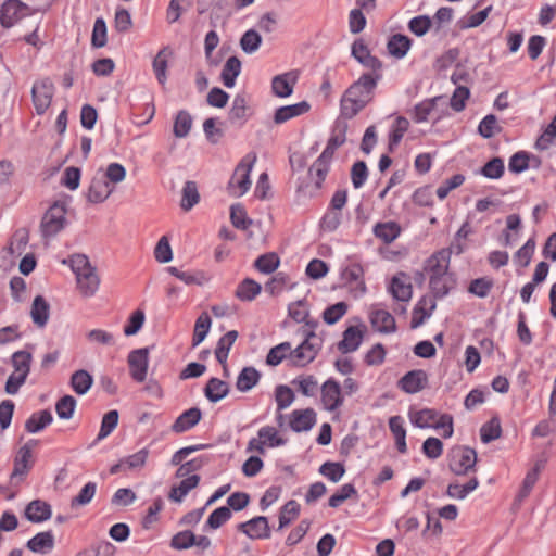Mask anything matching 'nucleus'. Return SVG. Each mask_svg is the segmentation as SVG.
<instances>
[{
	"instance_id": "5",
	"label": "nucleus",
	"mask_w": 556,
	"mask_h": 556,
	"mask_svg": "<svg viewBox=\"0 0 556 556\" xmlns=\"http://www.w3.org/2000/svg\"><path fill=\"white\" fill-rule=\"evenodd\" d=\"M477 464V452L465 445L455 446L448 454V468L456 476H465L473 470Z\"/></svg>"
},
{
	"instance_id": "37",
	"label": "nucleus",
	"mask_w": 556,
	"mask_h": 556,
	"mask_svg": "<svg viewBox=\"0 0 556 556\" xmlns=\"http://www.w3.org/2000/svg\"><path fill=\"white\" fill-rule=\"evenodd\" d=\"M167 271L187 286H203L208 281L207 276L202 270L184 271L177 267L169 266L167 267Z\"/></svg>"
},
{
	"instance_id": "62",
	"label": "nucleus",
	"mask_w": 556,
	"mask_h": 556,
	"mask_svg": "<svg viewBox=\"0 0 556 556\" xmlns=\"http://www.w3.org/2000/svg\"><path fill=\"white\" fill-rule=\"evenodd\" d=\"M97 492V483L93 481L87 482L79 493L71 500V507L85 506L89 504L94 497Z\"/></svg>"
},
{
	"instance_id": "41",
	"label": "nucleus",
	"mask_w": 556,
	"mask_h": 556,
	"mask_svg": "<svg viewBox=\"0 0 556 556\" xmlns=\"http://www.w3.org/2000/svg\"><path fill=\"white\" fill-rule=\"evenodd\" d=\"M262 291V286L252 278L243 279L236 289V298L243 302L253 301Z\"/></svg>"
},
{
	"instance_id": "21",
	"label": "nucleus",
	"mask_w": 556,
	"mask_h": 556,
	"mask_svg": "<svg viewBox=\"0 0 556 556\" xmlns=\"http://www.w3.org/2000/svg\"><path fill=\"white\" fill-rule=\"evenodd\" d=\"M36 443V440H29L27 443L20 447L14 459L12 476H25L28 473L33 466V447Z\"/></svg>"
},
{
	"instance_id": "56",
	"label": "nucleus",
	"mask_w": 556,
	"mask_h": 556,
	"mask_svg": "<svg viewBox=\"0 0 556 556\" xmlns=\"http://www.w3.org/2000/svg\"><path fill=\"white\" fill-rule=\"evenodd\" d=\"M505 172L503 159L495 156L488 161L479 170V174L488 179H500Z\"/></svg>"
},
{
	"instance_id": "47",
	"label": "nucleus",
	"mask_w": 556,
	"mask_h": 556,
	"mask_svg": "<svg viewBox=\"0 0 556 556\" xmlns=\"http://www.w3.org/2000/svg\"><path fill=\"white\" fill-rule=\"evenodd\" d=\"M374 233L384 243H391L400 236L401 228L395 222L378 223L374 227Z\"/></svg>"
},
{
	"instance_id": "36",
	"label": "nucleus",
	"mask_w": 556,
	"mask_h": 556,
	"mask_svg": "<svg viewBox=\"0 0 556 556\" xmlns=\"http://www.w3.org/2000/svg\"><path fill=\"white\" fill-rule=\"evenodd\" d=\"M241 73V61L237 56H230L227 59L220 73V79L225 87L232 88L236 85V80Z\"/></svg>"
},
{
	"instance_id": "23",
	"label": "nucleus",
	"mask_w": 556,
	"mask_h": 556,
	"mask_svg": "<svg viewBox=\"0 0 556 556\" xmlns=\"http://www.w3.org/2000/svg\"><path fill=\"white\" fill-rule=\"evenodd\" d=\"M369 320L372 328L384 334L396 331L394 317L386 309H372L369 314Z\"/></svg>"
},
{
	"instance_id": "18",
	"label": "nucleus",
	"mask_w": 556,
	"mask_h": 556,
	"mask_svg": "<svg viewBox=\"0 0 556 556\" xmlns=\"http://www.w3.org/2000/svg\"><path fill=\"white\" fill-rule=\"evenodd\" d=\"M288 418L289 427L294 432L309 431L316 424V413L313 408L294 409Z\"/></svg>"
},
{
	"instance_id": "39",
	"label": "nucleus",
	"mask_w": 556,
	"mask_h": 556,
	"mask_svg": "<svg viewBox=\"0 0 556 556\" xmlns=\"http://www.w3.org/2000/svg\"><path fill=\"white\" fill-rule=\"evenodd\" d=\"M237 330H230L219 338L215 349V357L222 365H226L231 346L238 338Z\"/></svg>"
},
{
	"instance_id": "46",
	"label": "nucleus",
	"mask_w": 556,
	"mask_h": 556,
	"mask_svg": "<svg viewBox=\"0 0 556 556\" xmlns=\"http://www.w3.org/2000/svg\"><path fill=\"white\" fill-rule=\"evenodd\" d=\"M301 506L294 501L290 500L287 502L279 510V526L277 528L278 531L288 527L294 519H296L300 515Z\"/></svg>"
},
{
	"instance_id": "16",
	"label": "nucleus",
	"mask_w": 556,
	"mask_h": 556,
	"mask_svg": "<svg viewBox=\"0 0 556 556\" xmlns=\"http://www.w3.org/2000/svg\"><path fill=\"white\" fill-rule=\"evenodd\" d=\"M428 376L422 369L406 372L397 382V387L407 394H415L426 388Z\"/></svg>"
},
{
	"instance_id": "55",
	"label": "nucleus",
	"mask_w": 556,
	"mask_h": 556,
	"mask_svg": "<svg viewBox=\"0 0 556 556\" xmlns=\"http://www.w3.org/2000/svg\"><path fill=\"white\" fill-rule=\"evenodd\" d=\"M232 516V513L229 507L227 506H220L216 509H214L204 526L205 529H213L216 530L220 528L224 523H226Z\"/></svg>"
},
{
	"instance_id": "33",
	"label": "nucleus",
	"mask_w": 556,
	"mask_h": 556,
	"mask_svg": "<svg viewBox=\"0 0 556 556\" xmlns=\"http://www.w3.org/2000/svg\"><path fill=\"white\" fill-rule=\"evenodd\" d=\"M49 315H50L49 303L42 295H37L33 301L31 309H30V317L33 319V323L37 327L43 328L49 320Z\"/></svg>"
},
{
	"instance_id": "7",
	"label": "nucleus",
	"mask_w": 556,
	"mask_h": 556,
	"mask_svg": "<svg viewBox=\"0 0 556 556\" xmlns=\"http://www.w3.org/2000/svg\"><path fill=\"white\" fill-rule=\"evenodd\" d=\"M316 339V334L309 331L305 340L298 345L294 350H290L289 359L295 367H305L312 363L318 355L320 345L314 343L312 340Z\"/></svg>"
},
{
	"instance_id": "40",
	"label": "nucleus",
	"mask_w": 556,
	"mask_h": 556,
	"mask_svg": "<svg viewBox=\"0 0 556 556\" xmlns=\"http://www.w3.org/2000/svg\"><path fill=\"white\" fill-rule=\"evenodd\" d=\"M409 122L406 117L399 116L391 126L388 136V148L392 152L397 148L405 132L407 131Z\"/></svg>"
},
{
	"instance_id": "31",
	"label": "nucleus",
	"mask_w": 556,
	"mask_h": 556,
	"mask_svg": "<svg viewBox=\"0 0 556 556\" xmlns=\"http://www.w3.org/2000/svg\"><path fill=\"white\" fill-rule=\"evenodd\" d=\"M172 50L168 46L162 48L154 56L152 62L153 72L160 85L164 86L167 81V67L168 58L172 55Z\"/></svg>"
},
{
	"instance_id": "57",
	"label": "nucleus",
	"mask_w": 556,
	"mask_h": 556,
	"mask_svg": "<svg viewBox=\"0 0 556 556\" xmlns=\"http://www.w3.org/2000/svg\"><path fill=\"white\" fill-rule=\"evenodd\" d=\"M502 434L501 421L497 417L491 418L488 422L483 424L480 428L481 441L486 444L496 439Z\"/></svg>"
},
{
	"instance_id": "34",
	"label": "nucleus",
	"mask_w": 556,
	"mask_h": 556,
	"mask_svg": "<svg viewBox=\"0 0 556 556\" xmlns=\"http://www.w3.org/2000/svg\"><path fill=\"white\" fill-rule=\"evenodd\" d=\"M260 379L261 372L255 367H243L237 377L236 388L240 392H249L258 383Z\"/></svg>"
},
{
	"instance_id": "35",
	"label": "nucleus",
	"mask_w": 556,
	"mask_h": 556,
	"mask_svg": "<svg viewBox=\"0 0 556 556\" xmlns=\"http://www.w3.org/2000/svg\"><path fill=\"white\" fill-rule=\"evenodd\" d=\"M229 390V384L226 381L213 377L208 379L204 388V395L210 402L217 403L228 395Z\"/></svg>"
},
{
	"instance_id": "20",
	"label": "nucleus",
	"mask_w": 556,
	"mask_h": 556,
	"mask_svg": "<svg viewBox=\"0 0 556 556\" xmlns=\"http://www.w3.org/2000/svg\"><path fill=\"white\" fill-rule=\"evenodd\" d=\"M113 192V187L101 175H96L89 185L87 200L92 204L104 202Z\"/></svg>"
},
{
	"instance_id": "51",
	"label": "nucleus",
	"mask_w": 556,
	"mask_h": 556,
	"mask_svg": "<svg viewBox=\"0 0 556 556\" xmlns=\"http://www.w3.org/2000/svg\"><path fill=\"white\" fill-rule=\"evenodd\" d=\"M31 362V352L26 350H18L14 352L11 356V363L14 368L13 372H18L28 376L30 372Z\"/></svg>"
},
{
	"instance_id": "4",
	"label": "nucleus",
	"mask_w": 556,
	"mask_h": 556,
	"mask_svg": "<svg viewBox=\"0 0 556 556\" xmlns=\"http://www.w3.org/2000/svg\"><path fill=\"white\" fill-rule=\"evenodd\" d=\"M255 161L256 155L254 153H249L237 165L227 186L228 192L232 197L240 198L250 189V174Z\"/></svg>"
},
{
	"instance_id": "61",
	"label": "nucleus",
	"mask_w": 556,
	"mask_h": 556,
	"mask_svg": "<svg viewBox=\"0 0 556 556\" xmlns=\"http://www.w3.org/2000/svg\"><path fill=\"white\" fill-rule=\"evenodd\" d=\"M77 401L73 395H64L55 403V412L60 419L68 420L73 417Z\"/></svg>"
},
{
	"instance_id": "64",
	"label": "nucleus",
	"mask_w": 556,
	"mask_h": 556,
	"mask_svg": "<svg viewBox=\"0 0 556 556\" xmlns=\"http://www.w3.org/2000/svg\"><path fill=\"white\" fill-rule=\"evenodd\" d=\"M493 286L494 281L492 278L480 277L470 281L468 291L478 298L484 299L489 295Z\"/></svg>"
},
{
	"instance_id": "43",
	"label": "nucleus",
	"mask_w": 556,
	"mask_h": 556,
	"mask_svg": "<svg viewBox=\"0 0 556 556\" xmlns=\"http://www.w3.org/2000/svg\"><path fill=\"white\" fill-rule=\"evenodd\" d=\"M442 96L428 98L417 103L412 112V118L415 123H425L428 121L430 113L434 110L437 102L442 100Z\"/></svg>"
},
{
	"instance_id": "63",
	"label": "nucleus",
	"mask_w": 556,
	"mask_h": 556,
	"mask_svg": "<svg viewBox=\"0 0 556 556\" xmlns=\"http://www.w3.org/2000/svg\"><path fill=\"white\" fill-rule=\"evenodd\" d=\"M502 128L497 125V118L494 114L484 116L478 125V134L484 138L490 139L495 134L501 132Z\"/></svg>"
},
{
	"instance_id": "2",
	"label": "nucleus",
	"mask_w": 556,
	"mask_h": 556,
	"mask_svg": "<svg viewBox=\"0 0 556 556\" xmlns=\"http://www.w3.org/2000/svg\"><path fill=\"white\" fill-rule=\"evenodd\" d=\"M382 75L362 74L343 93L340 100V115L345 119L356 116L371 100Z\"/></svg>"
},
{
	"instance_id": "29",
	"label": "nucleus",
	"mask_w": 556,
	"mask_h": 556,
	"mask_svg": "<svg viewBox=\"0 0 556 556\" xmlns=\"http://www.w3.org/2000/svg\"><path fill=\"white\" fill-rule=\"evenodd\" d=\"M51 506L43 501H31L25 509L26 518L34 523H40L51 518Z\"/></svg>"
},
{
	"instance_id": "32",
	"label": "nucleus",
	"mask_w": 556,
	"mask_h": 556,
	"mask_svg": "<svg viewBox=\"0 0 556 556\" xmlns=\"http://www.w3.org/2000/svg\"><path fill=\"white\" fill-rule=\"evenodd\" d=\"M53 421L52 413L49 409H42L33 413L25 421V430L28 433H38Z\"/></svg>"
},
{
	"instance_id": "17",
	"label": "nucleus",
	"mask_w": 556,
	"mask_h": 556,
	"mask_svg": "<svg viewBox=\"0 0 556 556\" xmlns=\"http://www.w3.org/2000/svg\"><path fill=\"white\" fill-rule=\"evenodd\" d=\"M298 79L299 74L296 71H289L276 75L271 79V92L278 98H288L293 93Z\"/></svg>"
},
{
	"instance_id": "30",
	"label": "nucleus",
	"mask_w": 556,
	"mask_h": 556,
	"mask_svg": "<svg viewBox=\"0 0 556 556\" xmlns=\"http://www.w3.org/2000/svg\"><path fill=\"white\" fill-rule=\"evenodd\" d=\"M544 467H545V460L544 459L538 460L534 464V466L532 467V469H530L526 473L523 481H522V485L517 494V501L522 502L526 497L529 496V494L531 493L533 486L535 485V483L539 479L540 472L543 470Z\"/></svg>"
},
{
	"instance_id": "9",
	"label": "nucleus",
	"mask_w": 556,
	"mask_h": 556,
	"mask_svg": "<svg viewBox=\"0 0 556 556\" xmlns=\"http://www.w3.org/2000/svg\"><path fill=\"white\" fill-rule=\"evenodd\" d=\"M363 276V267L357 263H351L341 270L340 279L343 286L350 289L354 298L363 296L366 293Z\"/></svg>"
},
{
	"instance_id": "10",
	"label": "nucleus",
	"mask_w": 556,
	"mask_h": 556,
	"mask_svg": "<svg viewBox=\"0 0 556 556\" xmlns=\"http://www.w3.org/2000/svg\"><path fill=\"white\" fill-rule=\"evenodd\" d=\"M321 404L328 412H334L343 405L342 388L334 378H328L320 387Z\"/></svg>"
},
{
	"instance_id": "19",
	"label": "nucleus",
	"mask_w": 556,
	"mask_h": 556,
	"mask_svg": "<svg viewBox=\"0 0 556 556\" xmlns=\"http://www.w3.org/2000/svg\"><path fill=\"white\" fill-rule=\"evenodd\" d=\"M388 291L392 295V298L400 302H408L413 296V286L409 281V277L401 271L397 275L393 276Z\"/></svg>"
},
{
	"instance_id": "42",
	"label": "nucleus",
	"mask_w": 556,
	"mask_h": 556,
	"mask_svg": "<svg viewBox=\"0 0 556 556\" xmlns=\"http://www.w3.org/2000/svg\"><path fill=\"white\" fill-rule=\"evenodd\" d=\"M249 118V106L244 96L237 94L232 101L229 119L232 124L243 125Z\"/></svg>"
},
{
	"instance_id": "54",
	"label": "nucleus",
	"mask_w": 556,
	"mask_h": 556,
	"mask_svg": "<svg viewBox=\"0 0 556 556\" xmlns=\"http://www.w3.org/2000/svg\"><path fill=\"white\" fill-rule=\"evenodd\" d=\"M230 220L233 227L241 230H247L253 223L248 216L244 206L240 203L230 206Z\"/></svg>"
},
{
	"instance_id": "60",
	"label": "nucleus",
	"mask_w": 556,
	"mask_h": 556,
	"mask_svg": "<svg viewBox=\"0 0 556 556\" xmlns=\"http://www.w3.org/2000/svg\"><path fill=\"white\" fill-rule=\"evenodd\" d=\"M118 412L116 409L110 410L102 417L101 427L97 435L96 442H99L109 437L118 424Z\"/></svg>"
},
{
	"instance_id": "22",
	"label": "nucleus",
	"mask_w": 556,
	"mask_h": 556,
	"mask_svg": "<svg viewBox=\"0 0 556 556\" xmlns=\"http://www.w3.org/2000/svg\"><path fill=\"white\" fill-rule=\"evenodd\" d=\"M435 302L429 299L427 295H422L415 304L412 313L410 327L416 329L424 325L433 311L435 309Z\"/></svg>"
},
{
	"instance_id": "49",
	"label": "nucleus",
	"mask_w": 556,
	"mask_h": 556,
	"mask_svg": "<svg viewBox=\"0 0 556 556\" xmlns=\"http://www.w3.org/2000/svg\"><path fill=\"white\" fill-rule=\"evenodd\" d=\"M212 319L206 312L200 314L195 320L194 331L192 337V346L195 348L201 344L210 332Z\"/></svg>"
},
{
	"instance_id": "14",
	"label": "nucleus",
	"mask_w": 556,
	"mask_h": 556,
	"mask_svg": "<svg viewBox=\"0 0 556 556\" xmlns=\"http://www.w3.org/2000/svg\"><path fill=\"white\" fill-rule=\"evenodd\" d=\"M238 530L243 532L251 540L269 539L271 535L268 518L265 516H257L239 523Z\"/></svg>"
},
{
	"instance_id": "26",
	"label": "nucleus",
	"mask_w": 556,
	"mask_h": 556,
	"mask_svg": "<svg viewBox=\"0 0 556 556\" xmlns=\"http://www.w3.org/2000/svg\"><path fill=\"white\" fill-rule=\"evenodd\" d=\"M76 281L78 290L86 298L94 295L100 286V278L97 275L94 267H91L87 271L78 275L76 277Z\"/></svg>"
},
{
	"instance_id": "58",
	"label": "nucleus",
	"mask_w": 556,
	"mask_h": 556,
	"mask_svg": "<svg viewBox=\"0 0 556 556\" xmlns=\"http://www.w3.org/2000/svg\"><path fill=\"white\" fill-rule=\"evenodd\" d=\"M200 200L197 184L194 181H187L182 188V198L180 206L184 211H190Z\"/></svg>"
},
{
	"instance_id": "59",
	"label": "nucleus",
	"mask_w": 556,
	"mask_h": 556,
	"mask_svg": "<svg viewBox=\"0 0 556 556\" xmlns=\"http://www.w3.org/2000/svg\"><path fill=\"white\" fill-rule=\"evenodd\" d=\"M439 414L440 413L433 408H424L415 414L412 418V424L420 429L433 428Z\"/></svg>"
},
{
	"instance_id": "38",
	"label": "nucleus",
	"mask_w": 556,
	"mask_h": 556,
	"mask_svg": "<svg viewBox=\"0 0 556 556\" xmlns=\"http://www.w3.org/2000/svg\"><path fill=\"white\" fill-rule=\"evenodd\" d=\"M93 384V377L85 369H78L71 376L70 386L78 395H85Z\"/></svg>"
},
{
	"instance_id": "6",
	"label": "nucleus",
	"mask_w": 556,
	"mask_h": 556,
	"mask_svg": "<svg viewBox=\"0 0 556 556\" xmlns=\"http://www.w3.org/2000/svg\"><path fill=\"white\" fill-rule=\"evenodd\" d=\"M287 439L279 434V431L273 426H264L258 429L257 438H252L248 442V451H255L260 454L265 453V448H275L286 445Z\"/></svg>"
},
{
	"instance_id": "25",
	"label": "nucleus",
	"mask_w": 556,
	"mask_h": 556,
	"mask_svg": "<svg viewBox=\"0 0 556 556\" xmlns=\"http://www.w3.org/2000/svg\"><path fill=\"white\" fill-rule=\"evenodd\" d=\"M311 110L307 101H301L294 104L279 106L274 114V122L277 125L283 124L291 118L301 116Z\"/></svg>"
},
{
	"instance_id": "45",
	"label": "nucleus",
	"mask_w": 556,
	"mask_h": 556,
	"mask_svg": "<svg viewBox=\"0 0 556 556\" xmlns=\"http://www.w3.org/2000/svg\"><path fill=\"white\" fill-rule=\"evenodd\" d=\"M192 122V116L187 110H179L174 118V136L176 138H186L191 130Z\"/></svg>"
},
{
	"instance_id": "8",
	"label": "nucleus",
	"mask_w": 556,
	"mask_h": 556,
	"mask_svg": "<svg viewBox=\"0 0 556 556\" xmlns=\"http://www.w3.org/2000/svg\"><path fill=\"white\" fill-rule=\"evenodd\" d=\"M54 96V85L50 78L36 80L31 88V100L36 114L43 115L51 105Z\"/></svg>"
},
{
	"instance_id": "50",
	"label": "nucleus",
	"mask_w": 556,
	"mask_h": 556,
	"mask_svg": "<svg viewBox=\"0 0 556 556\" xmlns=\"http://www.w3.org/2000/svg\"><path fill=\"white\" fill-rule=\"evenodd\" d=\"M408 30L416 37H422L433 28L432 18L427 14L412 17L407 23Z\"/></svg>"
},
{
	"instance_id": "11",
	"label": "nucleus",
	"mask_w": 556,
	"mask_h": 556,
	"mask_svg": "<svg viewBox=\"0 0 556 556\" xmlns=\"http://www.w3.org/2000/svg\"><path fill=\"white\" fill-rule=\"evenodd\" d=\"M351 55L364 67L369 68V74L382 75V62L372 55L363 39H356L351 47Z\"/></svg>"
},
{
	"instance_id": "52",
	"label": "nucleus",
	"mask_w": 556,
	"mask_h": 556,
	"mask_svg": "<svg viewBox=\"0 0 556 556\" xmlns=\"http://www.w3.org/2000/svg\"><path fill=\"white\" fill-rule=\"evenodd\" d=\"M348 123L345 118H337L333 123L330 137L327 141V146L338 149L343 146L346 141Z\"/></svg>"
},
{
	"instance_id": "24",
	"label": "nucleus",
	"mask_w": 556,
	"mask_h": 556,
	"mask_svg": "<svg viewBox=\"0 0 556 556\" xmlns=\"http://www.w3.org/2000/svg\"><path fill=\"white\" fill-rule=\"evenodd\" d=\"M202 418V412L199 407H191L182 412L174 421L170 429L174 433H184L197 426Z\"/></svg>"
},
{
	"instance_id": "3",
	"label": "nucleus",
	"mask_w": 556,
	"mask_h": 556,
	"mask_svg": "<svg viewBox=\"0 0 556 556\" xmlns=\"http://www.w3.org/2000/svg\"><path fill=\"white\" fill-rule=\"evenodd\" d=\"M66 205L63 202H54L43 214L40 222V233L43 239L54 238L67 225Z\"/></svg>"
},
{
	"instance_id": "48",
	"label": "nucleus",
	"mask_w": 556,
	"mask_h": 556,
	"mask_svg": "<svg viewBox=\"0 0 556 556\" xmlns=\"http://www.w3.org/2000/svg\"><path fill=\"white\" fill-rule=\"evenodd\" d=\"M479 486V480L476 477H472L465 484L451 483L447 485L446 495L456 500L466 498L471 492H473Z\"/></svg>"
},
{
	"instance_id": "28",
	"label": "nucleus",
	"mask_w": 556,
	"mask_h": 556,
	"mask_svg": "<svg viewBox=\"0 0 556 556\" xmlns=\"http://www.w3.org/2000/svg\"><path fill=\"white\" fill-rule=\"evenodd\" d=\"M412 45L413 40L408 36L403 34H394L389 38L387 49L390 55L401 60L406 56L412 48Z\"/></svg>"
},
{
	"instance_id": "44",
	"label": "nucleus",
	"mask_w": 556,
	"mask_h": 556,
	"mask_svg": "<svg viewBox=\"0 0 556 556\" xmlns=\"http://www.w3.org/2000/svg\"><path fill=\"white\" fill-rule=\"evenodd\" d=\"M200 479V476L194 473L181 480L177 486L172 488L168 495L169 500L178 503L181 502L199 484Z\"/></svg>"
},
{
	"instance_id": "27",
	"label": "nucleus",
	"mask_w": 556,
	"mask_h": 556,
	"mask_svg": "<svg viewBox=\"0 0 556 556\" xmlns=\"http://www.w3.org/2000/svg\"><path fill=\"white\" fill-rule=\"evenodd\" d=\"M26 547L33 553L41 555L50 553L54 547V535L52 531L49 530L37 533L27 541Z\"/></svg>"
},
{
	"instance_id": "15",
	"label": "nucleus",
	"mask_w": 556,
	"mask_h": 556,
	"mask_svg": "<svg viewBox=\"0 0 556 556\" xmlns=\"http://www.w3.org/2000/svg\"><path fill=\"white\" fill-rule=\"evenodd\" d=\"M364 326H350L342 333V340L337 344L338 350L343 354L353 353L358 350L364 340Z\"/></svg>"
},
{
	"instance_id": "13",
	"label": "nucleus",
	"mask_w": 556,
	"mask_h": 556,
	"mask_svg": "<svg viewBox=\"0 0 556 556\" xmlns=\"http://www.w3.org/2000/svg\"><path fill=\"white\" fill-rule=\"evenodd\" d=\"M128 365L131 378L136 382H143L149 367V349L141 348L129 352Z\"/></svg>"
},
{
	"instance_id": "53",
	"label": "nucleus",
	"mask_w": 556,
	"mask_h": 556,
	"mask_svg": "<svg viewBox=\"0 0 556 556\" xmlns=\"http://www.w3.org/2000/svg\"><path fill=\"white\" fill-rule=\"evenodd\" d=\"M279 265L280 258L275 252L262 254L254 262V267L265 275L273 274Z\"/></svg>"
},
{
	"instance_id": "1",
	"label": "nucleus",
	"mask_w": 556,
	"mask_h": 556,
	"mask_svg": "<svg viewBox=\"0 0 556 556\" xmlns=\"http://www.w3.org/2000/svg\"><path fill=\"white\" fill-rule=\"evenodd\" d=\"M451 256V249H440L424 263V271L429 278V289L434 299L445 298L456 283L455 275L450 270Z\"/></svg>"
},
{
	"instance_id": "12",
	"label": "nucleus",
	"mask_w": 556,
	"mask_h": 556,
	"mask_svg": "<svg viewBox=\"0 0 556 556\" xmlns=\"http://www.w3.org/2000/svg\"><path fill=\"white\" fill-rule=\"evenodd\" d=\"M28 14L27 4L20 0H7L0 8V24L4 28H10Z\"/></svg>"
}]
</instances>
